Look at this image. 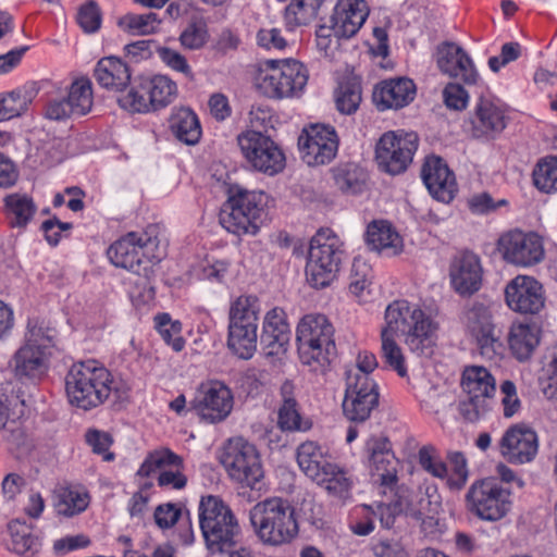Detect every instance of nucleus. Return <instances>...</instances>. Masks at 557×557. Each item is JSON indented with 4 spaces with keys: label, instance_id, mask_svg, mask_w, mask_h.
I'll return each mask as SVG.
<instances>
[{
    "label": "nucleus",
    "instance_id": "f257e3e1",
    "mask_svg": "<svg viewBox=\"0 0 557 557\" xmlns=\"http://www.w3.org/2000/svg\"><path fill=\"white\" fill-rule=\"evenodd\" d=\"M385 322L386 326L381 333L382 358L399 376L405 377L407 367L394 334L404 336V343L412 352L426 355L435 344L436 324L418 305L407 300H396L388 305Z\"/></svg>",
    "mask_w": 557,
    "mask_h": 557
},
{
    "label": "nucleus",
    "instance_id": "f03ea898",
    "mask_svg": "<svg viewBox=\"0 0 557 557\" xmlns=\"http://www.w3.org/2000/svg\"><path fill=\"white\" fill-rule=\"evenodd\" d=\"M112 383L108 369L96 360H87L71 367L65 377V392L72 406L90 410L108 399Z\"/></svg>",
    "mask_w": 557,
    "mask_h": 557
},
{
    "label": "nucleus",
    "instance_id": "7ed1b4c3",
    "mask_svg": "<svg viewBox=\"0 0 557 557\" xmlns=\"http://www.w3.org/2000/svg\"><path fill=\"white\" fill-rule=\"evenodd\" d=\"M198 511L200 530L206 547L211 554H223L242 542L243 534L238 520L220 497H202Z\"/></svg>",
    "mask_w": 557,
    "mask_h": 557
},
{
    "label": "nucleus",
    "instance_id": "20e7f679",
    "mask_svg": "<svg viewBox=\"0 0 557 557\" xmlns=\"http://www.w3.org/2000/svg\"><path fill=\"white\" fill-rule=\"evenodd\" d=\"M334 329L324 314L304 315L296 330L300 362L313 373L322 374L335 354Z\"/></svg>",
    "mask_w": 557,
    "mask_h": 557
},
{
    "label": "nucleus",
    "instance_id": "39448f33",
    "mask_svg": "<svg viewBox=\"0 0 557 557\" xmlns=\"http://www.w3.org/2000/svg\"><path fill=\"white\" fill-rule=\"evenodd\" d=\"M249 518L257 536L267 545L288 544L299 531L294 507L280 497L257 503L250 509Z\"/></svg>",
    "mask_w": 557,
    "mask_h": 557
},
{
    "label": "nucleus",
    "instance_id": "423d86ee",
    "mask_svg": "<svg viewBox=\"0 0 557 557\" xmlns=\"http://www.w3.org/2000/svg\"><path fill=\"white\" fill-rule=\"evenodd\" d=\"M300 471L311 481L338 497L348 495L352 487L351 475L330 460L327 450L313 441L301 443L296 449Z\"/></svg>",
    "mask_w": 557,
    "mask_h": 557
},
{
    "label": "nucleus",
    "instance_id": "0eeeda50",
    "mask_svg": "<svg viewBox=\"0 0 557 557\" xmlns=\"http://www.w3.org/2000/svg\"><path fill=\"white\" fill-rule=\"evenodd\" d=\"M54 331L38 319L27 322L25 343L14 354L11 367L20 380L36 381L48 370L50 347L53 345Z\"/></svg>",
    "mask_w": 557,
    "mask_h": 557
},
{
    "label": "nucleus",
    "instance_id": "6e6552de",
    "mask_svg": "<svg viewBox=\"0 0 557 557\" xmlns=\"http://www.w3.org/2000/svg\"><path fill=\"white\" fill-rule=\"evenodd\" d=\"M307 82V69L294 59L264 60L259 63L255 74L256 86L270 98L297 97Z\"/></svg>",
    "mask_w": 557,
    "mask_h": 557
},
{
    "label": "nucleus",
    "instance_id": "1a4fd4ad",
    "mask_svg": "<svg viewBox=\"0 0 557 557\" xmlns=\"http://www.w3.org/2000/svg\"><path fill=\"white\" fill-rule=\"evenodd\" d=\"M267 205L265 193L234 188L220 213V223L228 233L237 236L256 235Z\"/></svg>",
    "mask_w": 557,
    "mask_h": 557
},
{
    "label": "nucleus",
    "instance_id": "9d476101",
    "mask_svg": "<svg viewBox=\"0 0 557 557\" xmlns=\"http://www.w3.org/2000/svg\"><path fill=\"white\" fill-rule=\"evenodd\" d=\"M344 258L343 242L331 230H320L310 240L306 276L314 288L329 286Z\"/></svg>",
    "mask_w": 557,
    "mask_h": 557
},
{
    "label": "nucleus",
    "instance_id": "9b49d317",
    "mask_svg": "<svg viewBox=\"0 0 557 557\" xmlns=\"http://www.w3.org/2000/svg\"><path fill=\"white\" fill-rule=\"evenodd\" d=\"M110 261L120 268L137 271L147 259L150 262H159L165 251L159 238L157 225H149L144 232H131L113 243L108 251Z\"/></svg>",
    "mask_w": 557,
    "mask_h": 557
},
{
    "label": "nucleus",
    "instance_id": "f8f14e48",
    "mask_svg": "<svg viewBox=\"0 0 557 557\" xmlns=\"http://www.w3.org/2000/svg\"><path fill=\"white\" fill-rule=\"evenodd\" d=\"M237 144L243 158L252 170L274 176L285 169V153L270 135L253 128L247 129L237 136Z\"/></svg>",
    "mask_w": 557,
    "mask_h": 557
},
{
    "label": "nucleus",
    "instance_id": "ddd939ff",
    "mask_svg": "<svg viewBox=\"0 0 557 557\" xmlns=\"http://www.w3.org/2000/svg\"><path fill=\"white\" fill-rule=\"evenodd\" d=\"M220 461L228 476L244 487L256 488L263 478L257 448L243 437L231 438L226 443Z\"/></svg>",
    "mask_w": 557,
    "mask_h": 557
},
{
    "label": "nucleus",
    "instance_id": "4468645a",
    "mask_svg": "<svg viewBox=\"0 0 557 557\" xmlns=\"http://www.w3.org/2000/svg\"><path fill=\"white\" fill-rule=\"evenodd\" d=\"M469 510L484 521H498L511 509L510 492L495 479L474 482L467 495Z\"/></svg>",
    "mask_w": 557,
    "mask_h": 557
},
{
    "label": "nucleus",
    "instance_id": "2eb2a0df",
    "mask_svg": "<svg viewBox=\"0 0 557 557\" xmlns=\"http://www.w3.org/2000/svg\"><path fill=\"white\" fill-rule=\"evenodd\" d=\"M418 149V135L413 132L396 131L384 133L375 148L379 166L392 175L403 173Z\"/></svg>",
    "mask_w": 557,
    "mask_h": 557
},
{
    "label": "nucleus",
    "instance_id": "dca6fc26",
    "mask_svg": "<svg viewBox=\"0 0 557 557\" xmlns=\"http://www.w3.org/2000/svg\"><path fill=\"white\" fill-rule=\"evenodd\" d=\"M234 397L230 387L218 380L202 382L191 401L193 409L205 421L216 423L228 417Z\"/></svg>",
    "mask_w": 557,
    "mask_h": 557
},
{
    "label": "nucleus",
    "instance_id": "f3484780",
    "mask_svg": "<svg viewBox=\"0 0 557 557\" xmlns=\"http://www.w3.org/2000/svg\"><path fill=\"white\" fill-rule=\"evenodd\" d=\"M300 158L310 166L331 162L338 150V137L334 127L312 124L302 129L298 137Z\"/></svg>",
    "mask_w": 557,
    "mask_h": 557
},
{
    "label": "nucleus",
    "instance_id": "a211bd4d",
    "mask_svg": "<svg viewBox=\"0 0 557 557\" xmlns=\"http://www.w3.org/2000/svg\"><path fill=\"white\" fill-rule=\"evenodd\" d=\"M503 258L519 267H531L544 258L541 237L532 232L510 231L503 234L497 242Z\"/></svg>",
    "mask_w": 557,
    "mask_h": 557
},
{
    "label": "nucleus",
    "instance_id": "6ab92c4d",
    "mask_svg": "<svg viewBox=\"0 0 557 557\" xmlns=\"http://www.w3.org/2000/svg\"><path fill=\"white\" fill-rule=\"evenodd\" d=\"M377 404V386L372 379H367L364 374L361 377L351 375L346 379L343 412L348 420L354 422L366 421Z\"/></svg>",
    "mask_w": 557,
    "mask_h": 557
},
{
    "label": "nucleus",
    "instance_id": "aec40b11",
    "mask_svg": "<svg viewBox=\"0 0 557 557\" xmlns=\"http://www.w3.org/2000/svg\"><path fill=\"white\" fill-rule=\"evenodd\" d=\"M498 448L500 456L509 463H528L537 455L539 437L532 428L517 423L504 432Z\"/></svg>",
    "mask_w": 557,
    "mask_h": 557
},
{
    "label": "nucleus",
    "instance_id": "412c9836",
    "mask_svg": "<svg viewBox=\"0 0 557 557\" xmlns=\"http://www.w3.org/2000/svg\"><path fill=\"white\" fill-rule=\"evenodd\" d=\"M505 300L515 312L539 313L545 305L543 285L533 276L517 275L506 285Z\"/></svg>",
    "mask_w": 557,
    "mask_h": 557
},
{
    "label": "nucleus",
    "instance_id": "4be33fe9",
    "mask_svg": "<svg viewBox=\"0 0 557 557\" xmlns=\"http://www.w3.org/2000/svg\"><path fill=\"white\" fill-rule=\"evenodd\" d=\"M436 63L442 73L474 85L479 73L469 54L457 44L445 41L436 49Z\"/></svg>",
    "mask_w": 557,
    "mask_h": 557
},
{
    "label": "nucleus",
    "instance_id": "5701e85b",
    "mask_svg": "<svg viewBox=\"0 0 557 557\" xmlns=\"http://www.w3.org/2000/svg\"><path fill=\"white\" fill-rule=\"evenodd\" d=\"M449 281L453 289L460 296L476 293L482 283L480 259L472 252H461L449 264Z\"/></svg>",
    "mask_w": 557,
    "mask_h": 557
},
{
    "label": "nucleus",
    "instance_id": "b1692460",
    "mask_svg": "<svg viewBox=\"0 0 557 557\" xmlns=\"http://www.w3.org/2000/svg\"><path fill=\"white\" fill-rule=\"evenodd\" d=\"M463 324L480 347L481 354L492 357L499 344L490 310L482 304H474L466 310Z\"/></svg>",
    "mask_w": 557,
    "mask_h": 557
},
{
    "label": "nucleus",
    "instance_id": "393cba45",
    "mask_svg": "<svg viewBox=\"0 0 557 557\" xmlns=\"http://www.w3.org/2000/svg\"><path fill=\"white\" fill-rule=\"evenodd\" d=\"M422 180L430 194L442 202H449L457 193L454 173L443 159L431 156L425 159L422 168Z\"/></svg>",
    "mask_w": 557,
    "mask_h": 557
},
{
    "label": "nucleus",
    "instance_id": "a878e982",
    "mask_svg": "<svg viewBox=\"0 0 557 557\" xmlns=\"http://www.w3.org/2000/svg\"><path fill=\"white\" fill-rule=\"evenodd\" d=\"M416 96V85L407 77L380 82L373 90V102L381 111L398 110L408 106Z\"/></svg>",
    "mask_w": 557,
    "mask_h": 557
},
{
    "label": "nucleus",
    "instance_id": "bb28decb",
    "mask_svg": "<svg viewBox=\"0 0 557 557\" xmlns=\"http://www.w3.org/2000/svg\"><path fill=\"white\" fill-rule=\"evenodd\" d=\"M366 0H338L331 18L336 38L355 36L369 15Z\"/></svg>",
    "mask_w": 557,
    "mask_h": 557
},
{
    "label": "nucleus",
    "instance_id": "cd10ccee",
    "mask_svg": "<svg viewBox=\"0 0 557 557\" xmlns=\"http://www.w3.org/2000/svg\"><path fill=\"white\" fill-rule=\"evenodd\" d=\"M290 327L285 311L280 307L269 310L262 323L261 344L269 355H278L285 351L289 342Z\"/></svg>",
    "mask_w": 557,
    "mask_h": 557
},
{
    "label": "nucleus",
    "instance_id": "c85d7f7f",
    "mask_svg": "<svg viewBox=\"0 0 557 557\" xmlns=\"http://www.w3.org/2000/svg\"><path fill=\"white\" fill-rule=\"evenodd\" d=\"M506 125L507 116L503 106L490 99H481L476 103L472 119L475 137L494 138L505 129Z\"/></svg>",
    "mask_w": 557,
    "mask_h": 557
},
{
    "label": "nucleus",
    "instance_id": "c756f323",
    "mask_svg": "<svg viewBox=\"0 0 557 557\" xmlns=\"http://www.w3.org/2000/svg\"><path fill=\"white\" fill-rule=\"evenodd\" d=\"M88 490L81 484H63L53 491V508L58 516L72 518L84 512L90 504Z\"/></svg>",
    "mask_w": 557,
    "mask_h": 557
},
{
    "label": "nucleus",
    "instance_id": "7c9ffc66",
    "mask_svg": "<svg viewBox=\"0 0 557 557\" xmlns=\"http://www.w3.org/2000/svg\"><path fill=\"white\" fill-rule=\"evenodd\" d=\"M97 83L111 91H123L131 82V70L127 64L116 57L100 59L94 70Z\"/></svg>",
    "mask_w": 557,
    "mask_h": 557
},
{
    "label": "nucleus",
    "instance_id": "2f4dec72",
    "mask_svg": "<svg viewBox=\"0 0 557 557\" xmlns=\"http://www.w3.org/2000/svg\"><path fill=\"white\" fill-rule=\"evenodd\" d=\"M282 405L278 409L277 423L281 430L289 432H306L311 429L309 419L301 417L299 405L295 398V385L285 381L280 389Z\"/></svg>",
    "mask_w": 557,
    "mask_h": 557
},
{
    "label": "nucleus",
    "instance_id": "473e14b6",
    "mask_svg": "<svg viewBox=\"0 0 557 557\" xmlns=\"http://www.w3.org/2000/svg\"><path fill=\"white\" fill-rule=\"evenodd\" d=\"M461 388L467 396L492 403L496 393V381L484 367H467L461 376Z\"/></svg>",
    "mask_w": 557,
    "mask_h": 557
},
{
    "label": "nucleus",
    "instance_id": "72a5a7b5",
    "mask_svg": "<svg viewBox=\"0 0 557 557\" xmlns=\"http://www.w3.org/2000/svg\"><path fill=\"white\" fill-rule=\"evenodd\" d=\"M540 343V330L531 323H513L508 335L511 354L519 361L530 359Z\"/></svg>",
    "mask_w": 557,
    "mask_h": 557
},
{
    "label": "nucleus",
    "instance_id": "f704fd0d",
    "mask_svg": "<svg viewBox=\"0 0 557 557\" xmlns=\"http://www.w3.org/2000/svg\"><path fill=\"white\" fill-rule=\"evenodd\" d=\"M367 243L374 250L395 256L403 250V239L387 221H374L368 225Z\"/></svg>",
    "mask_w": 557,
    "mask_h": 557
},
{
    "label": "nucleus",
    "instance_id": "c9c22d12",
    "mask_svg": "<svg viewBox=\"0 0 557 557\" xmlns=\"http://www.w3.org/2000/svg\"><path fill=\"white\" fill-rule=\"evenodd\" d=\"M171 133L186 145H196L201 137V126L197 114L188 108L173 111L169 120Z\"/></svg>",
    "mask_w": 557,
    "mask_h": 557
},
{
    "label": "nucleus",
    "instance_id": "e433bc0d",
    "mask_svg": "<svg viewBox=\"0 0 557 557\" xmlns=\"http://www.w3.org/2000/svg\"><path fill=\"white\" fill-rule=\"evenodd\" d=\"M3 202L7 218L12 227H26L37 211L33 198L27 194H9L4 197Z\"/></svg>",
    "mask_w": 557,
    "mask_h": 557
},
{
    "label": "nucleus",
    "instance_id": "4c0bfd02",
    "mask_svg": "<svg viewBox=\"0 0 557 557\" xmlns=\"http://www.w3.org/2000/svg\"><path fill=\"white\" fill-rule=\"evenodd\" d=\"M260 301L255 295H239L231 300L228 325L258 326Z\"/></svg>",
    "mask_w": 557,
    "mask_h": 557
},
{
    "label": "nucleus",
    "instance_id": "58836bf2",
    "mask_svg": "<svg viewBox=\"0 0 557 557\" xmlns=\"http://www.w3.org/2000/svg\"><path fill=\"white\" fill-rule=\"evenodd\" d=\"M227 347L237 357L250 359L257 350L258 326L228 325Z\"/></svg>",
    "mask_w": 557,
    "mask_h": 557
},
{
    "label": "nucleus",
    "instance_id": "ea45409f",
    "mask_svg": "<svg viewBox=\"0 0 557 557\" xmlns=\"http://www.w3.org/2000/svg\"><path fill=\"white\" fill-rule=\"evenodd\" d=\"M36 95V88L27 85L0 95V121L10 120L25 113Z\"/></svg>",
    "mask_w": 557,
    "mask_h": 557
},
{
    "label": "nucleus",
    "instance_id": "a19ab883",
    "mask_svg": "<svg viewBox=\"0 0 557 557\" xmlns=\"http://www.w3.org/2000/svg\"><path fill=\"white\" fill-rule=\"evenodd\" d=\"M144 89L149 95L152 110H159L169 106L177 96L175 82L165 75L144 78Z\"/></svg>",
    "mask_w": 557,
    "mask_h": 557
},
{
    "label": "nucleus",
    "instance_id": "79ce46f5",
    "mask_svg": "<svg viewBox=\"0 0 557 557\" xmlns=\"http://www.w3.org/2000/svg\"><path fill=\"white\" fill-rule=\"evenodd\" d=\"M373 480L379 483L386 493V488L393 490L397 483L398 460L393 454V459L386 458L385 454L366 457Z\"/></svg>",
    "mask_w": 557,
    "mask_h": 557
},
{
    "label": "nucleus",
    "instance_id": "37998d69",
    "mask_svg": "<svg viewBox=\"0 0 557 557\" xmlns=\"http://www.w3.org/2000/svg\"><path fill=\"white\" fill-rule=\"evenodd\" d=\"M66 99L76 116L89 113L94 104L91 81L85 76L75 78L69 87Z\"/></svg>",
    "mask_w": 557,
    "mask_h": 557
},
{
    "label": "nucleus",
    "instance_id": "c03bdc74",
    "mask_svg": "<svg viewBox=\"0 0 557 557\" xmlns=\"http://www.w3.org/2000/svg\"><path fill=\"white\" fill-rule=\"evenodd\" d=\"M8 528L11 534L9 548L12 552L24 557H34L39 552L40 542L30 533L25 523L12 521Z\"/></svg>",
    "mask_w": 557,
    "mask_h": 557
},
{
    "label": "nucleus",
    "instance_id": "a18cd8bd",
    "mask_svg": "<svg viewBox=\"0 0 557 557\" xmlns=\"http://www.w3.org/2000/svg\"><path fill=\"white\" fill-rule=\"evenodd\" d=\"M183 467V459L171 449L162 447L151 451L140 466L137 474L140 476H149L151 473L172 468Z\"/></svg>",
    "mask_w": 557,
    "mask_h": 557
},
{
    "label": "nucleus",
    "instance_id": "49530a36",
    "mask_svg": "<svg viewBox=\"0 0 557 557\" xmlns=\"http://www.w3.org/2000/svg\"><path fill=\"white\" fill-rule=\"evenodd\" d=\"M160 20L156 13H129L119 18L117 25L124 32L134 36H146L156 33L160 27Z\"/></svg>",
    "mask_w": 557,
    "mask_h": 557
},
{
    "label": "nucleus",
    "instance_id": "de8ad7c7",
    "mask_svg": "<svg viewBox=\"0 0 557 557\" xmlns=\"http://www.w3.org/2000/svg\"><path fill=\"white\" fill-rule=\"evenodd\" d=\"M337 187L347 194H359L362 191L367 174L362 168L354 163H347L338 166L334 174Z\"/></svg>",
    "mask_w": 557,
    "mask_h": 557
},
{
    "label": "nucleus",
    "instance_id": "09e8293b",
    "mask_svg": "<svg viewBox=\"0 0 557 557\" xmlns=\"http://www.w3.org/2000/svg\"><path fill=\"white\" fill-rule=\"evenodd\" d=\"M154 326L162 339L176 352L185 347V339L182 336V323L174 320L169 313H158L154 319Z\"/></svg>",
    "mask_w": 557,
    "mask_h": 557
},
{
    "label": "nucleus",
    "instance_id": "8fccbe9b",
    "mask_svg": "<svg viewBox=\"0 0 557 557\" xmlns=\"http://www.w3.org/2000/svg\"><path fill=\"white\" fill-rule=\"evenodd\" d=\"M533 183L543 193L557 191V158L541 159L533 170Z\"/></svg>",
    "mask_w": 557,
    "mask_h": 557
},
{
    "label": "nucleus",
    "instance_id": "3c124183",
    "mask_svg": "<svg viewBox=\"0 0 557 557\" xmlns=\"http://www.w3.org/2000/svg\"><path fill=\"white\" fill-rule=\"evenodd\" d=\"M361 102V87L356 81H346L339 84L335 91L337 110L343 114H352Z\"/></svg>",
    "mask_w": 557,
    "mask_h": 557
},
{
    "label": "nucleus",
    "instance_id": "603ef678",
    "mask_svg": "<svg viewBox=\"0 0 557 557\" xmlns=\"http://www.w3.org/2000/svg\"><path fill=\"white\" fill-rule=\"evenodd\" d=\"M417 497L416 503L408 500L412 513H435L442 503L437 486L430 481L420 484Z\"/></svg>",
    "mask_w": 557,
    "mask_h": 557
},
{
    "label": "nucleus",
    "instance_id": "864d4df0",
    "mask_svg": "<svg viewBox=\"0 0 557 557\" xmlns=\"http://www.w3.org/2000/svg\"><path fill=\"white\" fill-rule=\"evenodd\" d=\"M121 108L137 113H147L152 111L149 95L144 89V78L136 82L131 89L119 98Z\"/></svg>",
    "mask_w": 557,
    "mask_h": 557
},
{
    "label": "nucleus",
    "instance_id": "5fc2aeb1",
    "mask_svg": "<svg viewBox=\"0 0 557 557\" xmlns=\"http://www.w3.org/2000/svg\"><path fill=\"white\" fill-rule=\"evenodd\" d=\"M449 467L445 482L450 490H461L468 481L467 460L461 453L449 454Z\"/></svg>",
    "mask_w": 557,
    "mask_h": 557
},
{
    "label": "nucleus",
    "instance_id": "6e6d98bb",
    "mask_svg": "<svg viewBox=\"0 0 557 557\" xmlns=\"http://www.w3.org/2000/svg\"><path fill=\"white\" fill-rule=\"evenodd\" d=\"M317 11L302 0H292L285 8L284 21L286 26L294 28L309 24L317 15Z\"/></svg>",
    "mask_w": 557,
    "mask_h": 557
},
{
    "label": "nucleus",
    "instance_id": "4d7b16f0",
    "mask_svg": "<svg viewBox=\"0 0 557 557\" xmlns=\"http://www.w3.org/2000/svg\"><path fill=\"white\" fill-rule=\"evenodd\" d=\"M228 267L230 263L226 260L206 258L193 269V273L199 280L221 283L227 273Z\"/></svg>",
    "mask_w": 557,
    "mask_h": 557
},
{
    "label": "nucleus",
    "instance_id": "13d9d810",
    "mask_svg": "<svg viewBox=\"0 0 557 557\" xmlns=\"http://www.w3.org/2000/svg\"><path fill=\"white\" fill-rule=\"evenodd\" d=\"M376 518L377 513L371 506H357L351 513L350 529L357 535H368L374 530Z\"/></svg>",
    "mask_w": 557,
    "mask_h": 557
},
{
    "label": "nucleus",
    "instance_id": "bf43d9fd",
    "mask_svg": "<svg viewBox=\"0 0 557 557\" xmlns=\"http://www.w3.org/2000/svg\"><path fill=\"white\" fill-rule=\"evenodd\" d=\"M499 396L505 418H512L520 412L522 403L518 395L517 386L512 381L505 380L500 383Z\"/></svg>",
    "mask_w": 557,
    "mask_h": 557
},
{
    "label": "nucleus",
    "instance_id": "052dcab7",
    "mask_svg": "<svg viewBox=\"0 0 557 557\" xmlns=\"http://www.w3.org/2000/svg\"><path fill=\"white\" fill-rule=\"evenodd\" d=\"M370 265L361 258H355L351 265L350 292L360 297L370 285Z\"/></svg>",
    "mask_w": 557,
    "mask_h": 557
},
{
    "label": "nucleus",
    "instance_id": "680f3d73",
    "mask_svg": "<svg viewBox=\"0 0 557 557\" xmlns=\"http://www.w3.org/2000/svg\"><path fill=\"white\" fill-rule=\"evenodd\" d=\"M209 34L206 25L201 23L189 24L181 34L182 46L189 50L201 49L208 41Z\"/></svg>",
    "mask_w": 557,
    "mask_h": 557
},
{
    "label": "nucleus",
    "instance_id": "e2e57ef3",
    "mask_svg": "<svg viewBox=\"0 0 557 557\" xmlns=\"http://www.w3.org/2000/svg\"><path fill=\"white\" fill-rule=\"evenodd\" d=\"M77 23L86 33H95L101 24V15L98 5L89 1L82 5L77 12Z\"/></svg>",
    "mask_w": 557,
    "mask_h": 557
},
{
    "label": "nucleus",
    "instance_id": "0e129e2a",
    "mask_svg": "<svg viewBox=\"0 0 557 557\" xmlns=\"http://www.w3.org/2000/svg\"><path fill=\"white\" fill-rule=\"evenodd\" d=\"M401 512H411L408 499L399 497V499L393 504H379L376 506V513L380 517L381 524L389 529L394 524L396 515Z\"/></svg>",
    "mask_w": 557,
    "mask_h": 557
},
{
    "label": "nucleus",
    "instance_id": "69168bd1",
    "mask_svg": "<svg viewBox=\"0 0 557 557\" xmlns=\"http://www.w3.org/2000/svg\"><path fill=\"white\" fill-rule=\"evenodd\" d=\"M491 404L473 396H467V399L461 400L458 405L459 413L469 422L480 420L488 410Z\"/></svg>",
    "mask_w": 557,
    "mask_h": 557
},
{
    "label": "nucleus",
    "instance_id": "338daca9",
    "mask_svg": "<svg viewBox=\"0 0 557 557\" xmlns=\"http://www.w3.org/2000/svg\"><path fill=\"white\" fill-rule=\"evenodd\" d=\"M443 99L447 108L461 111L469 103V94L461 85L449 83L443 90Z\"/></svg>",
    "mask_w": 557,
    "mask_h": 557
},
{
    "label": "nucleus",
    "instance_id": "774afa93",
    "mask_svg": "<svg viewBox=\"0 0 557 557\" xmlns=\"http://www.w3.org/2000/svg\"><path fill=\"white\" fill-rule=\"evenodd\" d=\"M419 463L433 476L445 480L447 466L433 453L431 448L423 447L419 451Z\"/></svg>",
    "mask_w": 557,
    "mask_h": 557
}]
</instances>
